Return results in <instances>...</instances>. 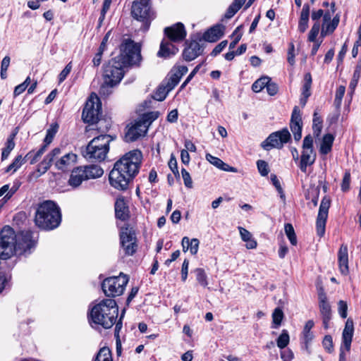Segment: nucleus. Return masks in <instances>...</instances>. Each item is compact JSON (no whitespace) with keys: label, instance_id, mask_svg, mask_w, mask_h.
I'll return each mask as SVG.
<instances>
[{"label":"nucleus","instance_id":"58836bf2","mask_svg":"<svg viewBox=\"0 0 361 361\" xmlns=\"http://www.w3.org/2000/svg\"><path fill=\"white\" fill-rule=\"evenodd\" d=\"M322 129V120L317 113L313 116L312 130L315 137H319Z\"/></svg>","mask_w":361,"mask_h":361},{"label":"nucleus","instance_id":"c03bdc74","mask_svg":"<svg viewBox=\"0 0 361 361\" xmlns=\"http://www.w3.org/2000/svg\"><path fill=\"white\" fill-rule=\"evenodd\" d=\"M285 233L290 240V243L293 245H296L297 244V238L296 235L293 228V226L290 224H285Z\"/></svg>","mask_w":361,"mask_h":361},{"label":"nucleus","instance_id":"9d476101","mask_svg":"<svg viewBox=\"0 0 361 361\" xmlns=\"http://www.w3.org/2000/svg\"><path fill=\"white\" fill-rule=\"evenodd\" d=\"M128 281V276L121 273L118 276L105 279L102 283V289L106 296L115 298L123 293Z\"/></svg>","mask_w":361,"mask_h":361},{"label":"nucleus","instance_id":"a211bd4d","mask_svg":"<svg viewBox=\"0 0 361 361\" xmlns=\"http://www.w3.org/2000/svg\"><path fill=\"white\" fill-rule=\"evenodd\" d=\"M290 128L295 140L299 141L302 137V121L300 111L297 106L293 108L292 112Z\"/></svg>","mask_w":361,"mask_h":361},{"label":"nucleus","instance_id":"39448f33","mask_svg":"<svg viewBox=\"0 0 361 361\" xmlns=\"http://www.w3.org/2000/svg\"><path fill=\"white\" fill-rule=\"evenodd\" d=\"M114 139L115 137L107 134L94 137L82 152L84 157L92 161H104L109 151V145Z\"/></svg>","mask_w":361,"mask_h":361},{"label":"nucleus","instance_id":"bf43d9fd","mask_svg":"<svg viewBox=\"0 0 361 361\" xmlns=\"http://www.w3.org/2000/svg\"><path fill=\"white\" fill-rule=\"evenodd\" d=\"M350 173L348 171H346L343 178V180L341 183V190L343 192H347L350 189Z\"/></svg>","mask_w":361,"mask_h":361},{"label":"nucleus","instance_id":"774afa93","mask_svg":"<svg viewBox=\"0 0 361 361\" xmlns=\"http://www.w3.org/2000/svg\"><path fill=\"white\" fill-rule=\"evenodd\" d=\"M294 51H295V46L293 43H290L289 45V49H288V59H287L288 62L290 65H293L295 63Z\"/></svg>","mask_w":361,"mask_h":361},{"label":"nucleus","instance_id":"de8ad7c7","mask_svg":"<svg viewBox=\"0 0 361 361\" xmlns=\"http://www.w3.org/2000/svg\"><path fill=\"white\" fill-rule=\"evenodd\" d=\"M180 80V76H178L176 72H173L170 75L169 78L164 80L165 83L167 85L169 90H173L179 82Z\"/></svg>","mask_w":361,"mask_h":361},{"label":"nucleus","instance_id":"e2e57ef3","mask_svg":"<svg viewBox=\"0 0 361 361\" xmlns=\"http://www.w3.org/2000/svg\"><path fill=\"white\" fill-rule=\"evenodd\" d=\"M294 357L293 351L288 348L281 352V358L283 361H291Z\"/></svg>","mask_w":361,"mask_h":361},{"label":"nucleus","instance_id":"13d9d810","mask_svg":"<svg viewBox=\"0 0 361 361\" xmlns=\"http://www.w3.org/2000/svg\"><path fill=\"white\" fill-rule=\"evenodd\" d=\"M181 173L185 187H187L188 188H192V180L189 172L186 169L183 168L181 169Z\"/></svg>","mask_w":361,"mask_h":361},{"label":"nucleus","instance_id":"7ed1b4c3","mask_svg":"<svg viewBox=\"0 0 361 361\" xmlns=\"http://www.w3.org/2000/svg\"><path fill=\"white\" fill-rule=\"evenodd\" d=\"M61 221L60 209L54 202L44 201L38 206L35 221L39 228L47 231L52 230L59 226Z\"/></svg>","mask_w":361,"mask_h":361},{"label":"nucleus","instance_id":"bb28decb","mask_svg":"<svg viewBox=\"0 0 361 361\" xmlns=\"http://www.w3.org/2000/svg\"><path fill=\"white\" fill-rule=\"evenodd\" d=\"M224 35L221 25H215L206 31L203 35V39L209 42L219 40Z\"/></svg>","mask_w":361,"mask_h":361},{"label":"nucleus","instance_id":"7c9ffc66","mask_svg":"<svg viewBox=\"0 0 361 361\" xmlns=\"http://www.w3.org/2000/svg\"><path fill=\"white\" fill-rule=\"evenodd\" d=\"M31 233L30 232H24L17 235V242L20 243V247H17V250H26L27 249H30L31 247Z\"/></svg>","mask_w":361,"mask_h":361},{"label":"nucleus","instance_id":"5701e85b","mask_svg":"<svg viewBox=\"0 0 361 361\" xmlns=\"http://www.w3.org/2000/svg\"><path fill=\"white\" fill-rule=\"evenodd\" d=\"M77 161V155L73 152L62 155L55 161V167L58 170L66 171Z\"/></svg>","mask_w":361,"mask_h":361},{"label":"nucleus","instance_id":"0eeeda50","mask_svg":"<svg viewBox=\"0 0 361 361\" xmlns=\"http://www.w3.org/2000/svg\"><path fill=\"white\" fill-rule=\"evenodd\" d=\"M159 116L158 111H150L142 114L136 120L126 133V140L128 142H134L146 135L152 123Z\"/></svg>","mask_w":361,"mask_h":361},{"label":"nucleus","instance_id":"052dcab7","mask_svg":"<svg viewBox=\"0 0 361 361\" xmlns=\"http://www.w3.org/2000/svg\"><path fill=\"white\" fill-rule=\"evenodd\" d=\"M121 328V322H118L115 328V336L116 337V353L120 355L121 353V343L118 336V331Z\"/></svg>","mask_w":361,"mask_h":361},{"label":"nucleus","instance_id":"37998d69","mask_svg":"<svg viewBox=\"0 0 361 361\" xmlns=\"http://www.w3.org/2000/svg\"><path fill=\"white\" fill-rule=\"evenodd\" d=\"M283 312L282 310L279 307H277L274 310L273 314H272V319H273V325L272 328H278L283 319Z\"/></svg>","mask_w":361,"mask_h":361},{"label":"nucleus","instance_id":"603ef678","mask_svg":"<svg viewBox=\"0 0 361 361\" xmlns=\"http://www.w3.org/2000/svg\"><path fill=\"white\" fill-rule=\"evenodd\" d=\"M189 251L191 255H195L197 253L200 245V240L197 238L190 239L188 238Z\"/></svg>","mask_w":361,"mask_h":361},{"label":"nucleus","instance_id":"dca6fc26","mask_svg":"<svg viewBox=\"0 0 361 361\" xmlns=\"http://www.w3.org/2000/svg\"><path fill=\"white\" fill-rule=\"evenodd\" d=\"M331 200L326 196L322 200L319 212L316 221L317 233L320 237L323 236L325 233V226L328 217L329 209L330 207Z\"/></svg>","mask_w":361,"mask_h":361},{"label":"nucleus","instance_id":"f704fd0d","mask_svg":"<svg viewBox=\"0 0 361 361\" xmlns=\"http://www.w3.org/2000/svg\"><path fill=\"white\" fill-rule=\"evenodd\" d=\"M245 1L233 0L225 13V18L227 19L231 18L240 9Z\"/></svg>","mask_w":361,"mask_h":361},{"label":"nucleus","instance_id":"a18cd8bd","mask_svg":"<svg viewBox=\"0 0 361 361\" xmlns=\"http://www.w3.org/2000/svg\"><path fill=\"white\" fill-rule=\"evenodd\" d=\"M195 273L196 274V279L198 283L203 287L207 286V276L204 270L202 268H197L195 270Z\"/></svg>","mask_w":361,"mask_h":361},{"label":"nucleus","instance_id":"ea45409f","mask_svg":"<svg viewBox=\"0 0 361 361\" xmlns=\"http://www.w3.org/2000/svg\"><path fill=\"white\" fill-rule=\"evenodd\" d=\"M32 154V152L27 153L25 158H23L21 155H18L15 158L13 162L7 167L6 171L8 172L10 171H17L23 164L24 159L27 157H29Z\"/></svg>","mask_w":361,"mask_h":361},{"label":"nucleus","instance_id":"ddd939ff","mask_svg":"<svg viewBox=\"0 0 361 361\" xmlns=\"http://www.w3.org/2000/svg\"><path fill=\"white\" fill-rule=\"evenodd\" d=\"M102 104L97 96H90L86 102L82 111V118L85 123L93 124L99 121Z\"/></svg>","mask_w":361,"mask_h":361},{"label":"nucleus","instance_id":"f3484780","mask_svg":"<svg viewBox=\"0 0 361 361\" xmlns=\"http://www.w3.org/2000/svg\"><path fill=\"white\" fill-rule=\"evenodd\" d=\"M314 323L313 320H308L304 326L300 337L302 349L304 350L308 355H310L312 353L310 349V344L313 341L314 336L311 330L314 327Z\"/></svg>","mask_w":361,"mask_h":361},{"label":"nucleus","instance_id":"a19ab883","mask_svg":"<svg viewBox=\"0 0 361 361\" xmlns=\"http://www.w3.org/2000/svg\"><path fill=\"white\" fill-rule=\"evenodd\" d=\"M14 136H15V134H13L7 140L6 147L4 149H3L2 154H1V160L2 161H4L8 158L11 150L15 147V142L13 141Z\"/></svg>","mask_w":361,"mask_h":361},{"label":"nucleus","instance_id":"1a4fd4ad","mask_svg":"<svg viewBox=\"0 0 361 361\" xmlns=\"http://www.w3.org/2000/svg\"><path fill=\"white\" fill-rule=\"evenodd\" d=\"M131 13L134 18L143 23L144 30L149 29L152 20L156 18V13L151 8L150 0H135Z\"/></svg>","mask_w":361,"mask_h":361},{"label":"nucleus","instance_id":"49530a36","mask_svg":"<svg viewBox=\"0 0 361 361\" xmlns=\"http://www.w3.org/2000/svg\"><path fill=\"white\" fill-rule=\"evenodd\" d=\"M257 167L262 176H267L270 171L268 163L264 160H258L257 161Z\"/></svg>","mask_w":361,"mask_h":361},{"label":"nucleus","instance_id":"aec40b11","mask_svg":"<svg viewBox=\"0 0 361 361\" xmlns=\"http://www.w3.org/2000/svg\"><path fill=\"white\" fill-rule=\"evenodd\" d=\"M186 47L183 51V58L186 61H191L201 55L204 48L196 40H192L189 44L185 42Z\"/></svg>","mask_w":361,"mask_h":361},{"label":"nucleus","instance_id":"6e6552de","mask_svg":"<svg viewBox=\"0 0 361 361\" xmlns=\"http://www.w3.org/2000/svg\"><path fill=\"white\" fill-rule=\"evenodd\" d=\"M20 243L17 242V235L14 230L8 226H4L0 231V259H8L16 252Z\"/></svg>","mask_w":361,"mask_h":361},{"label":"nucleus","instance_id":"f257e3e1","mask_svg":"<svg viewBox=\"0 0 361 361\" xmlns=\"http://www.w3.org/2000/svg\"><path fill=\"white\" fill-rule=\"evenodd\" d=\"M142 152L130 151L118 160L109 173V183L116 189L125 190L130 180L138 173L142 162Z\"/></svg>","mask_w":361,"mask_h":361},{"label":"nucleus","instance_id":"4d7b16f0","mask_svg":"<svg viewBox=\"0 0 361 361\" xmlns=\"http://www.w3.org/2000/svg\"><path fill=\"white\" fill-rule=\"evenodd\" d=\"M72 69L71 62L68 63L59 75V82H63L69 75Z\"/></svg>","mask_w":361,"mask_h":361},{"label":"nucleus","instance_id":"c9c22d12","mask_svg":"<svg viewBox=\"0 0 361 361\" xmlns=\"http://www.w3.org/2000/svg\"><path fill=\"white\" fill-rule=\"evenodd\" d=\"M171 90H169L167 85L165 82H163L159 86L154 94H153V98L157 101H163L166 97L168 93Z\"/></svg>","mask_w":361,"mask_h":361},{"label":"nucleus","instance_id":"a878e982","mask_svg":"<svg viewBox=\"0 0 361 361\" xmlns=\"http://www.w3.org/2000/svg\"><path fill=\"white\" fill-rule=\"evenodd\" d=\"M59 152V149H52L45 156L44 159L37 166V171L39 173V175H42L48 171L52 164L53 158L58 155Z\"/></svg>","mask_w":361,"mask_h":361},{"label":"nucleus","instance_id":"4468645a","mask_svg":"<svg viewBox=\"0 0 361 361\" xmlns=\"http://www.w3.org/2000/svg\"><path fill=\"white\" fill-rule=\"evenodd\" d=\"M316 156V152L313 148V138L310 135H307L303 140L302 151L299 165L302 172L306 173L307 166L314 163Z\"/></svg>","mask_w":361,"mask_h":361},{"label":"nucleus","instance_id":"69168bd1","mask_svg":"<svg viewBox=\"0 0 361 361\" xmlns=\"http://www.w3.org/2000/svg\"><path fill=\"white\" fill-rule=\"evenodd\" d=\"M266 88L267 93L271 96L276 94L279 90L277 85L271 82V80L268 82V84L266 86Z\"/></svg>","mask_w":361,"mask_h":361},{"label":"nucleus","instance_id":"09e8293b","mask_svg":"<svg viewBox=\"0 0 361 361\" xmlns=\"http://www.w3.org/2000/svg\"><path fill=\"white\" fill-rule=\"evenodd\" d=\"M319 30H320V24L319 22H315L310 32H309V35H308V40L310 42H315L316 41V38L319 34Z\"/></svg>","mask_w":361,"mask_h":361},{"label":"nucleus","instance_id":"e433bc0d","mask_svg":"<svg viewBox=\"0 0 361 361\" xmlns=\"http://www.w3.org/2000/svg\"><path fill=\"white\" fill-rule=\"evenodd\" d=\"M94 361H112L111 350L108 347L102 348L97 353Z\"/></svg>","mask_w":361,"mask_h":361},{"label":"nucleus","instance_id":"9b49d317","mask_svg":"<svg viewBox=\"0 0 361 361\" xmlns=\"http://www.w3.org/2000/svg\"><path fill=\"white\" fill-rule=\"evenodd\" d=\"M120 244L125 254L128 256L133 255L137 249V238L135 231L126 224L121 227L120 233Z\"/></svg>","mask_w":361,"mask_h":361},{"label":"nucleus","instance_id":"393cba45","mask_svg":"<svg viewBox=\"0 0 361 361\" xmlns=\"http://www.w3.org/2000/svg\"><path fill=\"white\" fill-rule=\"evenodd\" d=\"M178 49L171 42L163 40L160 44V49L157 53L159 57L169 58L176 54Z\"/></svg>","mask_w":361,"mask_h":361},{"label":"nucleus","instance_id":"6e6d98bb","mask_svg":"<svg viewBox=\"0 0 361 361\" xmlns=\"http://www.w3.org/2000/svg\"><path fill=\"white\" fill-rule=\"evenodd\" d=\"M360 73L361 71L358 68L354 71L353 78L349 84V88L353 91L355 90L357 85L358 80L360 78Z\"/></svg>","mask_w":361,"mask_h":361},{"label":"nucleus","instance_id":"4be33fe9","mask_svg":"<svg viewBox=\"0 0 361 361\" xmlns=\"http://www.w3.org/2000/svg\"><path fill=\"white\" fill-rule=\"evenodd\" d=\"M319 308L322 317H331L332 312L327 300L326 294L322 287L318 289Z\"/></svg>","mask_w":361,"mask_h":361},{"label":"nucleus","instance_id":"c756f323","mask_svg":"<svg viewBox=\"0 0 361 361\" xmlns=\"http://www.w3.org/2000/svg\"><path fill=\"white\" fill-rule=\"evenodd\" d=\"M339 21L340 17L336 14L332 20L331 19L330 21L327 22L326 24H323L321 30V35L322 37H325L333 33L338 27Z\"/></svg>","mask_w":361,"mask_h":361},{"label":"nucleus","instance_id":"412c9836","mask_svg":"<svg viewBox=\"0 0 361 361\" xmlns=\"http://www.w3.org/2000/svg\"><path fill=\"white\" fill-rule=\"evenodd\" d=\"M338 262L341 273L345 276L348 275L349 273L348 250L345 244L341 245L338 252Z\"/></svg>","mask_w":361,"mask_h":361},{"label":"nucleus","instance_id":"680f3d73","mask_svg":"<svg viewBox=\"0 0 361 361\" xmlns=\"http://www.w3.org/2000/svg\"><path fill=\"white\" fill-rule=\"evenodd\" d=\"M228 44L227 40H224L221 42L219 44H217L214 49L212 50L211 55L213 56H217L219 54H220L224 49L226 47Z\"/></svg>","mask_w":361,"mask_h":361},{"label":"nucleus","instance_id":"20e7f679","mask_svg":"<svg viewBox=\"0 0 361 361\" xmlns=\"http://www.w3.org/2000/svg\"><path fill=\"white\" fill-rule=\"evenodd\" d=\"M123 66L119 60L116 57L111 59L104 66V82L100 87L99 93L102 95H109L111 94V88L118 85L124 75Z\"/></svg>","mask_w":361,"mask_h":361},{"label":"nucleus","instance_id":"5fc2aeb1","mask_svg":"<svg viewBox=\"0 0 361 361\" xmlns=\"http://www.w3.org/2000/svg\"><path fill=\"white\" fill-rule=\"evenodd\" d=\"M322 345L328 353H331L334 348L332 337L330 335H326L323 339Z\"/></svg>","mask_w":361,"mask_h":361},{"label":"nucleus","instance_id":"cd10ccee","mask_svg":"<svg viewBox=\"0 0 361 361\" xmlns=\"http://www.w3.org/2000/svg\"><path fill=\"white\" fill-rule=\"evenodd\" d=\"M310 12V5L308 4H305L300 13L298 27V31L301 33H304L308 27Z\"/></svg>","mask_w":361,"mask_h":361},{"label":"nucleus","instance_id":"0e129e2a","mask_svg":"<svg viewBox=\"0 0 361 361\" xmlns=\"http://www.w3.org/2000/svg\"><path fill=\"white\" fill-rule=\"evenodd\" d=\"M48 145H46L45 143L43 144V145L39 148V149L35 154L34 157L30 161L31 164H34L36 163L38 160V159L44 153V152L47 150Z\"/></svg>","mask_w":361,"mask_h":361},{"label":"nucleus","instance_id":"c85d7f7f","mask_svg":"<svg viewBox=\"0 0 361 361\" xmlns=\"http://www.w3.org/2000/svg\"><path fill=\"white\" fill-rule=\"evenodd\" d=\"M115 215L117 219L122 221L128 218V207L123 199H118L115 202Z\"/></svg>","mask_w":361,"mask_h":361},{"label":"nucleus","instance_id":"338daca9","mask_svg":"<svg viewBox=\"0 0 361 361\" xmlns=\"http://www.w3.org/2000/svg\"><path fill=\"white\" fill-rule=\"evenodd\" d=\"M169 166L176 176H179L177 161H176V158L173 156L171 157V159L169 161Z\"/></svg>","mask_w":361,"mask_h":361},{"label":"nucleus","instance_id":"423d86ee","mask_svg":"<svg viewBox=\"0 0 361 361\" xmlns=\"http://www.w3.org/2000/svg\"><path fill=\"white\" fill-rule=\"evenodd\" d=\"M116 58L126 67L138 66L142 61L141 45L130 39H125L120 46V54Z\"/></svg>","mask_w":361,"mask_h":361},{"label":"nucleus","instance_id":"b1692460","mask_svg":"<svg viewBox=\"0 0 361 361\" xmlns=\"http://www.w3.org/2000/svg\"><path fill=\"white\" fill-rule=\"evenodd\" d=\"M82 166L74 169L71 173L68 184L73 188H78L81 185L82 181L87 180Z\"/></svg>","mask_w":361,"mask_h":361},{"label":"nucleus","instance_id":"f03ea898","mask_svg":"<svg viewBox=\"0 0 361 361\" xmlns=\"http://www.w3.org/2000/svg\"><path fill=\"white\" fill-rule=\"evenodd\" d=\"M118 314V307L116 301L111 298L104 299L91 308L89 321L104 329H110L116 324Z\"/></svg>","mask_w":361,"mask_h":361},{"label":"nucleus","instance_id":"8fccbe9b","mask_svg":"<svg viewBox=\"0 0 361 361\" xmlns=\"http://www.w3.org/2000/svg\"><path fill=\"white\" fill-rule=\"evenodd\" d=\"M338 312L341 318L345 319L348 316V304L344 300L338 302Z\"/></svg>","mask_w":361,"mask_h":361},{"label":"nucleus","instance_id":"473e14b6","mask_svg":"<svg viewBox=\"0 0 361 361\" xmlns=\"http://www.w3.org/2000/svg\"><path fill=\"white\" fill-rule=\"evenodd\" d=\"M238 230L240 232L241 239L246 243V247L247 249L255 248L257 245V241L252 238V235L251 234V233L247 229L240 226L238 227Z\"/></svg>","mask_w":361,"mask_h":361},{"label":"nucleus","instance_id":"6ab92c4d","mask_svg":"<svg viewBox=\"0 0 361 361\" xmlns=\"http://www.w3.org/2000/svg\"><path fill=\"white\" fill-rule=\"evenodd\" d=\"M164 34L171 42L183 41L186 37V30L184 25L181 23H177L170 27L164 28Z\"/></svg>","mask_w":361,"mask_h":361},{"label":"nucleus","instance_id":"79ce46f5","mask_svg":"<svg viewBox=\"0 0 361 361\" xmlns=\"http://www.w3.org/2000/svg\"><path fill=\"white\" fill-rule=\"evenodd\" d=\"M290 337L287 330L283 329L276 340L277 346L281 348H285L289 343Z\"/></svg>","mask_w":361,"mask_h":361},{"label":"nucleus","instance_id":"f8f14e48","mask_svg":"<svg viewBox=\"0 0 361 361\" xmlns=\"http://www.w3.org/2000/svg\"><path fill=\"white\" fill-rule=\"evenodd\" d=\"M354 334V322L351 318L347 319L342 332V342L340 346L338 361H349L351 343Z\"/></svg>","mask_w":361,"mask_h":361},{"label":"nucleus","instance_id":"3c124183","mask_svg":"<svg viewBox=\"0 0 361 361\" xmlns=\"http://www.w3.org/2000/svg\"><path fill=\"white\" fill-rule=\"evenodd\" d=\"M206 159L218 169H219L221 166H225V163L221 159L210 154H206Z\"/></svg>","mask_w":361,"mask_h":361},{"label":"nucleus","instance_id":"2f4dec72","mask_svg":"<svg viewBox=\"0 0 361 361\" xmlns=\"http://www.w3.org/2000/svg\"><path fill=\"white\" fill-rule=\"evenodd\" d=\"M87 176V180L90 178H97L101 177L103 173V169L98 165L91 164L85 166H82Z\"/></svg>","mask_w":361,"mask_h":361},{"label":"nucleus","instance_id":"4c0bfd02","mask_svg":"<svg viewBox=\"0 0 361 361\" xmlns=\"http://www.w3.org/2000/svg\"><path fill=\"white\" fill-rule=\"evenodd\" d=\"M271 78L268 76H264L257 80L252 85V90L255 92H259L266 87Z\"/></svg>","mask_w":361,"mask_h":361},{"label":"nucleus","instance_id":"864d4df0","mask_svg":"<svg viewBox=\"0 0 361 361\" xmlns=\"http://www.w3.org/2000/svg\"><path fill=\"white\" fill-rule=\"evenodd\" d=\"M271 180L273 185L275 186L278 192L280 194L281 198L285 199V195H284L283 188L281 185V183L279 180V179L277 178V176L275 174L271 175Z\"/></svg>","mask_w":361,"mask_h":361},{"label":"nucleus","instance_id":"72a5a7b5","mask_svg":"<svg viewBox=\"0 0 361 361\" xmlns=\"http://www.w3.org/2000/svg\"><path fill=\"white\" fill-rule=\"evenodd\" d=\"M334 137L330 133L324 135L320 147L319 152L322 154H327L331 151L332 145L334 143Z\"/></svg>","mask_w":361,"mask_h":361},{"label":"nucleus","instance_id":"2eb2a0df","mask_svg":"<svg viewBox=\"0 0 361 361\" xmlns=\"http://www.w3.org/2000/svg\"><path fill=\"white\" fill-rule=\"evenodd\" d=\"M290 140V134L287 128H283L271 133L268 137L264 140L261 147L267 151H269L272 148L281 149L283 145Z\"/></svg>","mask_w":361,"mask_h":361}]
</instances>
